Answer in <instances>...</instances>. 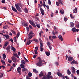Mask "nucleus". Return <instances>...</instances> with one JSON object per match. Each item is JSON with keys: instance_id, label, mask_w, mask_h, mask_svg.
Instances as JSON below:
<instances>
[{"instance_id": "obj_57", "label": "nucleus", "mask_w": 79, "mask_h": 79, "mask_svg": "<svg viewBox=\"0 0 79 79\" xmlns=\"http://www.w3.org/2000/svg\"><path fill=\"white\" fill-rule=\"evenodd\" d=\"M77 75H79V70H77Z\"/></svg>"}, {"instance_id": "obj_59", "label": "nucleus", "mask_w": 79, "mask_h": 79, "mask_svg": "<svg viewBox=\"0 0 79 79\" xmlns=\"http://www.w3.org/2000/svg\"><path fill=\"white\" fill-rule=\"evenodd\" d=\"M56 4L57 6H59V2H56Z\"/></svg>"}, {"instance_id": "obj_45", "label": "nucleus", "mask_w": 79, "mask_h": 79, "mask_svg": "<svg viewBox=\"0 0 79 79\" xmlns=\"http://www.w3.org/2000/svg\"><path fill=\"white\" fill-rule=\"evenodd\" d=\"M52 39H56V36L55 35H53L52 36Z\"/></svg>"}, {"instance_id": "obj_15", "label": "nucleus", "mask_w": 79, "mask_h": 79, "mask_svg": "<svg viewBox=\"0 0 79 79\" xmlns=\"http://www.w3.org/2000/svg\"><path fill=\"white\" fill-rule=\"evenodd\" d=\"M57 74L60 77H62V74L60 73L59 72H57Z\"/></svg>"}, {"instance_id": "obj_54", "label": "nucleus", "mask_w": 79, "mask_h": 79, "mask_svg": "<svg viewBox=\"0 0 79 79\" xmlns=\"http://www.w3.org/2000/svg\"><path fill=\"white\" fill-rule=\"evenodd\" d=\"M75 72H76V71H75V70H72V72L73 74H75Z\"/></svg>"}, {"instance_id": "obj_43", "label": "nucleus", "mask_w": 79, "mask_h": 79, "mask_svg": "<svg viewBox=\"0 0 79 79\" xmlns=\"http://www.w3.org/2000/svg\"><path fill=\"white\" fill-rule=\"evenodd\" d=\"M50 75H47V77H47V79H50Z\"/></svg>"}, {"instance_id": "obj_27", "label": "nucleus", "mask_w": 79, "mask_h": 79, "mask_svg": "<svg viewBox=\"0 0 79 79\" xmlns=\"http://www.w3.org/2000/svg\"><path fill=\"white\" fill-rule=\"evenodd\" d=\"M67 73L68 75H70L71 74V72H70V71H69V69H68L67 70Z\"/></svg>"}, {"instance_id": "obj_12", "label": "nucleus", "mask_w": 79, "mask_h": 79, "mask_svg": "<svg viewBox=\"0 0 79 79\" xmlns=\"http://www.w3.org/2000/svg\"><path fill=\"white\" fill-rule=\"evenodd\" d=\"M75 24L78 28H79V22L77 21H75Z\"/></svg>"}, {"instance_id": "obj_30", "label": "nucleus", "mask_w": 79, "mask_h": 79, "mask_svg": "<svg viewBox=\"0 0 79 79\" xmlns=\"http://www.w3.org/2000/svg\"><path fill=\"white\" fill-rule=\"evenodd\" d=\"M33 41H35V42L37 43H39L38 41L36 39H33Z\"/></svg>"}, {"instance_id": "obj_33", "label": "nucleus", "mask_w": 79, "mask_h": 79, "mask_svg": "<svg viewBox=\"0 0 79 79\" xmlns=\"http://www.w3.org/2000/svg\"><path fill=\"white\" fill-rule=\"evenodd\" d=\"M47 45L48 46H50V45H51V44H50V42L48 41L47 42Z\"/></svg>"}, {"instance_id": "obj_31", "label": "nucleus", "mask_w": 79, "mask_h": 79, "mask_svg": "<svg viewBox=\"0 0 79 79\" xmlns=\"http://www.w3.org/2000/svg\"><path fill=\"white\" fill-rule=\"evenodd\" d=\"M32 37H33V36H32V35L28 37V40H31L32 38Z\"/></svg>"}, {"instance_id": "obj_24", "label": "nucleus", "mask_w": 79, "mask_h": 79, "mask_svg": "<svg viewBox=\"0 0 79 79\" xmlns=\"http://www.w3.org/2000/svg\"><path fill=\"white\" fill-rule=\"evenodd\" d=\"M8 44V42L7 41L5 42V43L4 46L6 47Z\"/></svg>"}, {"instance_id": "obj_47", "label": "nucleus", "mask_w": 79, "mask_h": 79, "mask_svg": "<svg viewBox=\"0 0 79 79\" xmlns=\"http://www.w3.org/2000/svg\"><path fill=\"white\" fill-rule=\"evenodd\" d=\"M60 11L61 14H64V12L63 10H60Z\"/></svg>"}, {"instance_id": "obj_26", "label": "nucleus", "mask_w": 79, "mask_h": 79, "mask_svg": "<svg viewBox=\"0 0 79 79\" xmlns=\"http://www.w3.org/2000/svg\"><path fill=\"white\" fill-rule=\"evenodd\" d=\"M43 76V73L42 72H41L40 74H39L40 77H42Z\"/></svg>"}, {"instance_id": "obj_55", "label": "nucleus", "mask_w": 79, "mask_h": 79, "mask_svg": "<svg viewBox=\"0 0 79 79\" xmlns=\"http://www.w3.org/2000/svg\"><path fill=\"white\" fill-rule=\"evenodd\" d=\"M29 27L31 29H33L32 27L31 26V25H29Z\"/></svg>"}, {"instance_id": "obj_38", "label": "nucleus", "mask_w": 79, "mask_h": 79, "mask_svg": "<svg viewBox=\"0 0 79 79\" xmlns=\"http://www.w3.org/2000/svg\"><path fill=\"white\" fill-rule=\"evenodd\" d=\"M14 40L15 42H17L16 37H15L14 38Z\"/></svg>"}, {"instance_id": "obj_10", "label": "nucleus", "mask_w": 79, "mask_h": 79, "mask_svg": "<svg viewBox=\"0 0 79 79\" xmlns=\"http://www.w3.org/2000/svg\"><path fill=\"white\" fill-rule=\"evenodd\" d=\"M58 38L61 41H63V37L61 35H59L58 36Z\"/></svg>"}, {"instance_id": "obj_28", "label": "nucleus", "mask_w": 79, "mask_h": 79, "mask_svg": "<svg viewBox=\"0 0 79 79\" xmlns=\"http://www.w3.org/2000/svg\"><path fill=\"white\" fill-rule=\"evenodd\" d=\"M24 11H25V12L26 13H28V10L27 9H24Z\"/></svg>"}, {"instance_id": "obj_29", "label": "nucleus", "mask_w": 79, "mask_h": 79, "mask_svg": "<svg viewBox=\"0 0 79 79\" xmlns=\"http://www.w3.org/2000/svg\"><path fill=\"white\" fill-rule=\"evenodd\" d=\"M11 49H12L13 51L14 52H15V50H16V49L15 48H14V47H12Z\"/></svg>"}, {"instance_id": "obj_4", "label": "nucleus", "mask_w": 79, "mask_h": 79, "mask_svg": "<svg viewBox=\"0 0 79 79\" xmlns=\"http://www.w3.org/2000/svg\"><path fill=\"white\" fill-rule=\"evenodd\" d=\"M10 46H9L8 47H7V48H6V50H7V52H10Z\"/></svg>"}, {"instance_id": "obj_19", "label": "nucleus", "mask_w": 79, "mask_h": 79, "mask_svg": "<svg viewBox=\"0 0 79 79\" xmlns=\"http://www.w3.org/2000/svg\"><path fill=\"white\" fill-rule=\"evenodd\" d=\"M72 31L73 32H76V27H73L72 29Z\"/></svg>"}, {"instance_id": "obj_21", "label": "nucleus", "mask_w": 79, "mask_h": 79, "mask_svg": "<svg viewBox=\"0 0 79 79\" xmlns=\"http://www.w3.org/2000/svg\"><path fill=\"white\" fill-rule=\"evenodd\" d=\"M45 54L47 56H49V55H50V52H46Z\"/></svg>"}, {"instance_id": "obj_41", "label": "nucleus", "mask_w": 79, "mask_h": 79, "mask_svg": "<svg viewBox=\"0 0 79 79\" xmlns=\"http://www.w3.org/2000/svg\"><path fill=\"white\" fill-rule=\"evenodd\" d=\"M37 27H38V28H40V25L39 24H37L36 25Z\"/></svg>"}, {"instance_id": "obj_51", "label": "nucleus", "mask_w": 79, "mask_h": 79, "mask_svg": "<svg viewBox=\"0 0 79 79\" xmlns=\"http://www.w3.org/2000/svg\"><path fill=\"white\" fill-rule=\"evenodd\" d=\"M35 19H37L38 20H39V18L38 17L35 16Z\"/></svg>"}, {"instance_id": "obj_46", "label": "nucleus", "mask_w": 79, "mask_h": 79, "mask_svg": "<svg viewBox=\"0 0 79 79\" xmlns=\"http://www.w3.org/2000/svg\"><path fill=\"white\" fill-rule=\"evenodd\" d=\"M21 64H23L24 65L25 64H26V62L21 61Z\"/></svg>"}, {"instance_id": "obj_64", "label": "nucleus", "mask_w": 79, "mask_h": 79, "mask_svg": "<svg viewBox=\"0 0 79 79\" xmlns=\"http://www.w3.org/2000/svg\"><path fill=\"white\" fill-rule=\"evenodd\" d=\"M42 79H47V77H43L42 78Z\"/></svg>"}, {"instance_id": "obj_44", "label": "nucleus", "mask_w": 79, "mask_h": 79, "mask_svg": "<svg viewBox=\"0 0 79 79\" xmlns=\"http://www.w3.org/2000/svg\"><path fill=\"white\" fill-rule=\"evenodd\" d=\"M3 74H4V73H2L1 74L0 77V78H2V77H3Z\"/></svg>"}, {"instance_id": "obj_62", "label": "nucleus", "mask_w": 79, "mask_h": 79, "mask_svg": "<svg viewBox=\"0 0 79 79\" xmlns=\"http://www.w3.org/2000/svg\"><path fill=\"white\" fill-rule=\"evenodd\" d=\"M26 79H31V78L29 77L28 76H27L26 77Z\"/></svg>"}, {"instance_id": "obj_63", "label": "nucleus", "mask_w": 79, "mask_h": 79, "mask_svg": "<svg viewBox=\"0 0 79 79\" xmlns=\"http://www.w3.org/2000/svg\"><path fill=\"white\" fill-rule=\"evenodd\" d=\"M37 56V55H34V56H33V58H35Z\"/></svg>"}, {"instance_id": "obj_17", "label": "nucleus", "mask_w": 79, "mask_h": 79, "mask_svg": "<svg viewBox=\"0 0 79 79\" xmlns=\"http://www.w3.org/2000/svg\"><path fill=\"white\" fill-rule=\"evenodd\" d=\"M10 31L11 32H12L13 34H15V35H16L17 34L15 31L11 29L10 30Z\"/></svg>"}, {"instance_id": "obj_25", "label": "nucleus", "mask_w": 79, "mask_h": 79, "mask_svg": "<svg viewBox=\"0 0 79 79\" xmlns=\"http://www.w3.org/2000/svg\"><path fill=\"white\" fill-rule=\"evenodd\" d=\"M19 6L21 7V9H23V4L21 3H20L19 4Z\"/></svg>"}, {"instance_id": "obj_52", "label": "nucleus", "mask_w": 79, "mask_h": 79, "mask_svg": "<svg viewBox=\"0 0 79 79\" xmlns=\"http://www.w3.org/2000/svg\"><path fill=\"white\" fill-rule=\"evenodd\" d=\"M70 16L72 19L74 18V17H73V15L72 14H71Z\"/></svg>"}, {"instance_id": "obj_60", "label": "nucleus", "mask_w": 79, "mask_h": 79, "mask_svg": "<svg viewBox=\"0 0 79 79\" xmlns=\"http://www.w3.org/2000/svg\"><path fill=\"white\" fill-rule=\"evenodd\" d=\"M12 43H13V40L12 39L9 40Z\"/></svg>"}, {"instance_id": "obj_40", "label": "nucleus", "mask_w": 79, "mask_h": 79, "mask_svg": "<svg viewBox=\"0 0 79 79\" xmlns=\"http://www.w3.org/2000/svg\"><path fill=\"white\" fill-rule=\"evenodd\" d=\"M71 68L72 71L75 70V68L73 66L71 67Z\"/></svg>"}, {"instance_id": "obj_3", "label": "nucleus", "mask_w": 79, "mask_h": 79, "mask_svg": "<svg viewBox=\"0 0 79 79\" xmlns=\"http://www.w3.org/2000/svg\"><path fill=\"white\" fill-rule=\"evenodd\" d=\"M21 69H22L20 67H18V68H17V72H18L19 75H21Z\"/></svg>"}, {"instance_id": "obj_11", "label": "nucleus", "mask_w": 79, "mask_h": 79, "mask_svg": "<svg viewBox=\"0 0 79 79\" xmlns=\"http://www.w3.org/2000/svg\"><path fill=\"white\" fill-rule=\"evenodd\" d=\"M12 60L14 62H15L16 61V57L15 56H13L11 57Z\"/></svg>"}, {"instance_id": "obj_13", "label": "nucleus", "mask_w": 79, "mask_h": 79, "mask_svg": "<svg viewBox=\"0 0 79 79\" xmlns=\"http://www.w3.org/2000/svg\"><path fill=\"white\" fill-rule=\"evenodd\" d=\"M33 35H34V33H33V32L32 31H30V32L28 34V35L29 36H33Z\"/></svg>"}, {"instance_id": "obj_2", "label": "nucleus", "mask_w": 79, "mask_h": 79, "mask_svg": "<svg viewBox=\"0 0 79 79\" xmlns=\"http://www.w3.org/2000/svg\"><path fill=\"white\" fill-rule=\"evenodd\" d=\"M44 64V63H43L42 61H39L36 64V65L38 66L41 67Z\"/></svg>"}, {"instance_id": "obj_18", "label": "nucleus", "mask_w": 79, "mask_h": 79, "mask_svg": "<svg viewBox=\"0 0 79 79\" xmlns=\"http://www.w3.org/2000/svg\"><path fill=\"white\" fill-rule=\"evenodd\" d=\"M3 36L6 37V38L7 39H8L10 37L9 35H7L6 34L4 35Z\"/></svg>"}, {"instance_id": "obj_39", "label": "nucleus", "mask_w": 79, "mask_h": 79, "mask_svg": "<svg viewBox=\"0 0 79 79\" xmlns=\"http://www.w3.org/2000/svg\"><path fill=\"white\" fill-rule=\"evenodd\" d=\"M20 35V32H18V33H17V35L16 36V37L18 38Z\"/></svg>"}, {"instance_id": "obj_20", "label": "nucleus", "mask_w": 79, "mask_h": 79, "mask_svg": "<svg viewBox=\"0 0 79 79\" xmlns=\"http://www.w3.org/2000/svg\"><path fill=\"white\" fill-rule=\"evenodd\" d=\"M58 2L59 4H61V5H62L63 4L62 1L61 0H59Z\"/></svg>"}, {"instance_id": "obj_56", "label": "nucleus", "mask_w": 79, "mask_h": 79, "mask_svg": "<svg viewBox=\"0 0 79 79\" xmlns=\"http://www.w3.org/2000/svg\"><path fill=\"white\" fill-rule=\"evenodd\" d=\"M32 25L34 27H36V26L35 25V24L34 23L33 24H32Z\"/></svg>"}, {"instance_id": "obj_5", "label": "nucleus", "mask_w": 79, "mask_h": 79, "mask_svg": "<svg viewBox=\"0 0 79 79\" xmlns=\"http://www.w3.org/2000/svg\"><path fill=\"white\" fill-rule=\"evenodd\" d=\"M33 41V40H29V41H27V42L26 44V45H29L31 44V43Z\"/></svg>"}, {"instance_id": "obj_32", "label": "nucleus", "mask_w": 79, "mask_h": 79, "mask_svg": "<svg viewBox=\"0 0 79 79\" xmlns=\"http://www.w3.org/2000/svg\"><path fill=\"white\" fill-rule=\"evenodd\" d=\"M27 70V69L26 68H24L22 69V71L23 72L26 71Z\"/></svg>"}, {"instance_id": "obj_1", "label": "nucleus", "mask_w": 79, "mask_h": 79, "mask_svg": "<svg viewBox=\"0 0 79 79\" xmlns=\"http://www.w3.org/2000/svg\"><path fill=\"white\" fill-rule=\"evenodd\" d=\"M15 5L16 9L19 12H21L22 10L21 8H20V7L16 3L15 4Z\"/></svg>"}, {"instance_id": "obj_34", "label": "nucleus", "mask_w": 79, "mask_h": 79, "mask_svg": "<svg viewBox=\"0 0 79 79\" xmlns=\"http://www.w3.org/2000/svg\"><path fill=\"white\" fill-rule=\"evenodd\" d=\"M29 22L32 25L34 23L33 22H32L31 20H29Z\"/></svg>"}, {"instance_id": "obj_58", "label": "nucleus", "mask_w": 79, "mask_h": 79, "mask_svg": "<svg viewBox=\"0 0 79 79\" xmlns=\"http://www.w3.org/2000/svg\"><path fill=\"white\" fill-rule=\"evenodd\" d=\"M55 64L56 65H59V63L57 62H56L55 63Z\"/></svg>"}, {"instance_id": "obj_9", "label": "nucleus", "mask_w": 79, "mask_h": 79, "mask_svg": "<svg viewBox=\"0 0 79 79\" xmlns=\"http://www.w3.org/2000/svg\"><path fill=\"white\" fill-rule=\"evenodd\" d=\"M11 8L12 10L15 12H17V10L13 6H11Z\"/></svg>"}, {"instance_id": "obj_8", "label": "nucleus", "mask_w": 79, "mask_h": 79, "mask_svg": "<svg viewBox=\"0 0 79 79\" xmlns=\"http://www.w3.org/2000/svg\"><path fill=\"white\" fill-rule=\"evenodd\" d=\"M37 59L39 60V61H42L43 62H44V64H46L45 61H44V60H42L41 59V58H40V57H38L37 58Z\"/></svg>"}, {"instance_id": "obj_48", "label": "nucleus", "mask_w": 79, "mask_h": 79, "mask_svg": "<svg viewBox=\"0 0 79 79\" xmlns=\"http://www.w3.org/2000/svg\"><path fill=\"white\" fill-rule=\"evenodd\" d=\"M24 26H25V27H27V24L26 23H24Z\"/></svg>"}, {"instance_id": "obj_49", "label": "nucleus", "mask_w": 79, "mask_h": 79, "mask_svg": "<svg viewBox=\"0 0 79 79\" xmlns=\"http://www.w3.org/2000/svg\"><path fill=\"white\" fill-rule=\"evenodd\" d=\"M34 51L35 52V54H38V52H37V50H35Z\"/></svg>"}, {"instance_id": "obj_37", "label": "nucleus", "mask_w": 79, "mask_h": 79, "mask_svg": "<svg viewBox=\"0 0 79 79\" xmlns=\"http://www.w3.org/2000/svg\"><path fill=\"white\" fill-rule=\"evenodd\" d=\"M3 57H4L5 58H6V56L5 53H4L2 55Z\"/></svg>"}, {"instance_id": "obj_35", "label": "nucleus", "mask_w": 79, "mask_h": 79, "mask_svg": "<svg viewBox=\"0 0 79 79\" xmlns=\"http://www.w3.org/2000/svg\"><path fill=\"white\" fill-rule=\"evenodd\" d=\"M33 72L36 73H37L38 72V71H37V70L35 69H33Z\"/></svg>"}, {"instance_id": "obj_14", "label": "nucleus", "mask_w": 79, "mask_h": 79, "mask_svg": "<svg viewBox=\"0 0 79 79\" xmlns=\"http://www.w3.org/2000/svg\"><path fill=\"white\" fill-rule=\"evenodd\" d=\"M70 25L71 28L73 27L74 26V23L73 22H71Z\"/></svg>"}, {"instance_id": "obj_16", "label": "nucleus", "mask_w": 79, "mask_h": 79, "mask_svg": "<svg viewBox=\"0 0 79 79\" xmlns=\"http://www.w3.org/2000/svg\"><path fill=\"white\" fill-rule=\"evenodd\" d=\"M72 63H73V64H75V63L76 64H78L77 62L75 60H73V61H72Z\"/></svg>"}, {"instance_id": "obj_61", "label": "nucleus", "mask_w": 79, "mask_h": 79, "mask_svg": "<svg viewBox=\"0 0 79 79\" xmlns=\"http://www.w3.org/2000/svg\"><path fill=\"white\" fill-rule=\"evenodd\" d=\"M64 20L65 22L67 21V20H68V19L66 18H65V17H64Z\"/></svg>"}, {"instance_id": "obj_36", "label": "nucleus", "mask_w": 79, "mask_h": 79, "mask_svg": "<svg viewBox=\"0 0 79 79\" xmlns=\"http://www.w3.org/2000/svg\"><path fill=\"white\" fill-rule=\"evenodd\" d=\"M24 64H21L20 65V66L21 68H24V65H23Z\"/></svg>"}, {"instance_id": "obj_42", "label": "nucleus", "mask_w": 79, "mask_h": 79, "mask_svg": "<svg viewBox=\"0 0 79 79\" xmlns=\"http://www.w3.org/2000/svg\"><path fill=\"white\" fill-rule=\"evenodd\" d=\"M26 28H27V32H28L29 31V27H26Z\"/></svg>"}, {"instance_id": "obj_50", "label": "nucleus", "mask_w": 79, "mask_h": 79, "mask_svg": "<svg viewBox=\"0 0 79 79\" xmlns=\"http://www.w3.org/2000/svg\"><path fill=\"white\" fill-rule=\"evenodd\" d=\"M48 4L49 5H51V2L50 0H48Z\"/></svg>"}, {"instance_id": "obj_53", "label": "nucleus", "mask_w": 79, "mask_h": 79, "mask_svg": "<svg viewBox=\"0 0 79 79\" xmlns=\"http://www.w3.org/2000/svg\"><path fill=\"white\" fill-rule=\"evenodd\" d=\"M8 62L10 63H12V60H8Z\"/></svg>"}, {"instance_id": "obj_7", "label": "nucleus", "mask_w": 79, "mask_h": 79, "mask_svg": "<svg viewBox=\"0 0 79 79\" xmlns=\"http://www.w3.org/2000/svg\"><path fill=\"white\" fill-rule=\"evenodd\" d=\"M73 57L69 56L68 59V61H71L72 60H73Z\"/></svg>"}, {"instance_id": "obj_6", "label": "nucleus", "mask_w": 79, "mask_h": 79, "mask_svg": "<svg viewBox=\"0 0 79 79\" xmlns=\"http://www.w3.org/2000/svg\"><path fill=\"white\" fill-rule=\"evenodd\" d=\"M40 9L41 11V13L42 15H44V10L43 9L42 7H40Z\"/></svg>"}, {"instance_id": "obj_23", "label": "nucleus", "mask_w": 79, "mask_h": 79, "mask_svg": "<svg viewBox=\"0 0 79 79\" xmlns=\"http://www.w3.org/2000/svg\"><path fill=\"white\" fill-rule=\"evenodd\" d=\"M28 75L29 77H31L32 76V73L31 72H29L28 73Z\"/></svg>"}, {"instance_id": "obj_22", "label": "nucleus", "mask_w": 79, "mask_h": 79, "mask_svg": "<svg viewBox=\"0 0 79 79\" xmlns=\"http://www.w3.org/2000/svg\"><path fill=\"white\" fill-rule=\"evenodd\" d=\"M13 55L16 57H17V58H19V56L17 54H14Z\"/></svg>"}]
</instances>
